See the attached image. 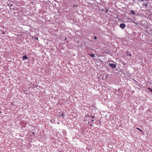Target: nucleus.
I'll list each match as a JSON object with an SVG mask.
<instances>
[{
  "instance_id": "11",
  "label": "nucleus",
  "mask_w": 152,
  "mask_h": 152,
  "mask_svg": "<svg viewBox=\"0 0 152 152\" xmlns=\"http://www.w3.org/2000/svg\"><path fill=\"white\" fill-rule=\"evenodd\" d=\"M97 38V37H96V36H95L94 37V39H96Z\"/></svg>"
},
{
  "instance_id": "3",
  "label": "nucleus",
  "mask_w": 152,
  "mask_h": 152,
  "mask_svg": "<svg viewBox=\"0 0 152 152\" xmlns=\"http://www.w3.org/2000/svg\"><path fill=\"white\" fill-rule=\"evenodd\" d=\"M142 5L143 6L145 7H147L148 6V4L147 2H144L142 4Z\"/></svg>"
},
{
  "instance_id": "15",
  "label": "nucleus",
  "mask_w": 152,
  "mask_h": 152,
  "mask_svg": "<svg viewBox=\"0 0 152 152\" xmlns=\"http://www.w3.org/2000/svg\"><path fill=\"white\" fill-rule=\"evenodd\" d=\"M35 134V132H32V134Z\"/></svg>"
},
{
  "instance_id": "6",
  "label": "nucleus",
  "mask_w": 152,
  "mask_h": 152,
  "mask_svg": "<svg viewBox=\"0 0 152 152\" xmlns=\"http://www.w3.org/2000/svg\"><path fill=\"white\" fill-rule=\"evenodd\" d=\"M59 116H61L62 117H64L65 116V115H64L63 114H61V113H60V114H59Z\"/></svg>"
},
{
  "instance_id": "13",
  "label": "nucleus",
  "mask_w": 152,
  "mask_h": 152,
  "mask_svg": "<svg viewBox=\"0 0 152 152\" xmlns=\"http://www.w3.org/2000/svg\"><path fill=\"white\" fill-rule=\"evenodd\" d=\"M35 40H38V38H37V37H35Z\"/></svg>"
},
{
  "instance_id": "18",
  "label": "nucleus",
  "mask_w": 152,
  "mask_h": 152,
  "mask_svg": "<svg viewBox=\"0 0 152 152\" xmlns=\"http://www.w3.org/2000/svg\"><path fill=\"white\" fill-rule=\"evenodd\" d=\"M87 115L88 116V117H90L89 115Z\"/></svg>"
},
{
  "instance_id": "4",
  "label": "nucleus",
  "mask_w": 152,
  "mask_h": 152,
  "mask_svg": "<svg viewBox=\"0 0 152 152\" xmlns=\"http://www.w3.org/2000/svg\"><path fill=\"white\" fill-rule=\"evenodd\" d=\"M130 13L131 14H133V15H135V13L134 12V10H131L130 11Z\"/></svg>"
},
{
  "instance_id": "12",
  "label": "nucleus",
  "mask_w": 152,
  "mask_h": 152,
  "mask_svg": "<svg viewBox=\"0 0 152 152\" xmlns=\"http://www.w3.org/2000/svg\"><path fill=\"white\" fill-rule=\"evenodd\" d=\"M145 0H139V1H140L141 2L144 1Z\"/></svg>"
},
{
  "instance_id": "9",
  "label": "nucleus",
  "mask_w": 152,
  "mask_h": 152,
  "mask_svg": "<svg viewBox=\"0 0 152 152\" xmlns=\"http://www.w3.org/2000/svg\"><path fill=\"white\" fill-rule=\"evenodd\" d=\"M127 53H128V56H132L131 54L130 53H129V52L128 51L127 52Z\"/></svg>"
},
{
  "instance_id": "10",
  "label": "nucleus",
  "mask_w": 152,
  "mask_h": 152,
  "mask_svg": "<svg viewBox=\"0 0 152 152\" xmlns=\"http://www.w3.org/2000/svg\"><path fill=\"white\" fill-rule=\"evenodd\" d=\"M136 129H137L139 130L140 131L142 132V130H141L139 128H136Z\"/></svg>"
},
{
  "instance_id": "5",
  "label": "nucleus",
  "mask_w": 152,
  "mask_h": 152,
  "mask_svg": "<svg viewBox=\"0 0 152 152\" xmlns=\"http://www.w3.org/2000/svg\"><path fill=\"white\" fill-rule=\"evenodd\" d=\"M23 60L26 59L27 58V56L26 55H25L23 56Z\"/></svg>"
},
{
  "instance_id": "16",
  "label": "nucleus",
  "mask_w": 152,
  "mask_h": 152,
  "mask_svg": "<svg viewBox=\"0 0 152 152\" xmlns=\"http://www.w3.org/2000/svg\"><path fill=\"white\" fill-rule=\"evenodd\" d=\"M94 121V119H92V122H93Z\"/></svg>"
},
{
  "instance_id": "8",
  "label": "nucleus",
  "mask_w": 152,
  "mask_h": 152,
  "mask_svg": "<svg viewBox=\"0 0 152 152\" xmlns=\"http://www.w3.org/2000/svg\"><path fill=\"white\" fill-rule=\"evenodd\" d=\"M148 89L152 93V89L151 88H148Z\"/></svg>"
},
{
  "instance_id": "2",
  "label": "nucleus",
  "mask_w": 152,
  "mask_h": 152,
  "mask_svg": "<svg viewBox=\"0 0 152 152\" xmlns=\"http://www.w3.org/2000/svg\"><path fill=\"white\" fill-rule=\"evenodd\" d=\"M125 24L123 23L121 24L120 25V27L122 29H124L125 27Z\"/></svg>"
},
{
  "instance_id": "14",
  "label": "nucleus",
  "mask_w": 152,
  "mask_h": 152,
  "mask_svg": "<svg viewBox=\"0 0 152 152\" xmlns=\"http://www.w3.org/2000/svg\"><path fill=\"white\" fill-rule=\"evenodd\" d=\"M94 117H95V116H92V118H94Z\"/></svg>"
},
{
  "instance_id": "17",
  "label": "nucleus",
  "mask_w": 152,
  "mask_h": 152,
  "mask_svg": "<svg viewBox=\"0 0 152 152\" xmlns=\"http://www.w3.org/2000/svg\"><path fill=\"white\" fill-rule=\"evenodd\" d=\"M12 6V5L11 4V5H10V7H11V6Z\"/></svg>"
},
{
  "instance_id": "1",
  "label": "nucleus",
  "mask_w": 152,
  "mask_h": 152,
  "mask_svg": "<svg viewBox=\"0 0 152 152\" xmlns=\"http://www.w3.org/2000/svg\"><path fill=\"white\" fill-rule=\"evenodd\" d=\"M109 65L113 68H115L116 67V65L114 64L110 63Z\"/></svg>"
},
{
  "instance_id": "7",
  "label": "nucleus",
  "mask_w": 152,
  "mask_h": 152,
  "mask_svg": "<svg viewBox=\"0 0 152 152\" xmlns=\"http://www.w3.org/2000/svg\"><path fill=\"white\" fill-rule=\"evenodd\" d=\"M89 55L90 56H91V57H95V56H94V54H90Z\"/></svg>"
}]
</instances>
